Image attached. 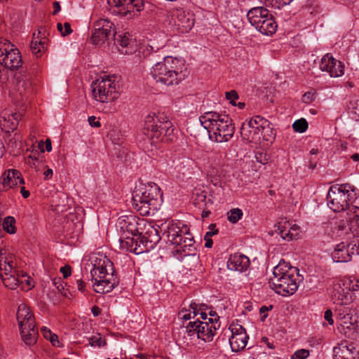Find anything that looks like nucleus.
Returning <instances> with one entry per match:
<instances>
[{
	"instance_id": "obj_1",
	"label": "nucleus",
	"mask_w": 359,
	"mask_h": 359,
	"mask_svg": "<svg viewBox=\"0 0 359 359\" xmlns=\"http://www.w3.org/2000/svg\"><path fill=\"white\" fill-rule=\"evenodd\" d=\"M187 74L184 62L172 56L165 57L151 69V75L156 83L165 86L178 85Z\"/></svg>"
},
{
	"instance_id": "obj_2",
	"label": "nucleus",
	"mask_w": 359,
	"mask_h": 359,
	"mask_svg": "<svg viewBox=\"0 0 359 359\" xmlns=\"http://www.w3.org/2000/svg\"><path fill=\"white\" fill-rule=\"evenodd\" d=\"M163 193L155 183L135 187L132 197L133 208L142 216L154 215L163 203Z\"/></svg>"
},
{
	"instance_id": "obj_3",
	"label": "nucleus",
	"mask_w": 359,
	"mask_h": 359,
	"mask_svg": "<svg viewBox=\"0 0 359 359\" xmlns=\"http://www.w3.org/2000/svg\"><path fill=\"white\" fill-rule=\"evenodd\" d=\"M203 127L207 130L209 138L223 143L229 141L234 134V126L229 115L216 111H207L199 117Z\"/></svg>"
},
{
	"instance_id": "obj_4",
	"label": "nucleus",
	"mask_w": 359,
	"mask_h": 359,
	"mask_svg": "<svg viewBox=\"0 0 359 359\" xmlns=\"http://www.w3.org/2000/svg\"><path fill=\"white\" fill-rule=\"evenodd\" d=\"M93 269L91 275L95 280L94 290L104 294L111 292L118 284V279L114 275L113 263L102 254H96L91 257Z\"/></svg>"
},
{
	"instance_id": "obj_5",
	"label": "nucleus",
	"mask_w": 359,
	"mask_h": 359,
	"mask_svg": "<svg viewBox=\"0 0 359 359\" xmlns=\"http://www.w3.org/2000/svg\"><path fill=\"white\" fill-rule=\"evenodd\" d=\"M174 129L168 118L161 112L148 114L144 119L142 132L151 144H157L170 140Z\"/></svg>"
},
{
	"instance_id": "obj_6",
	"label": "nucleus",
	"mask_w": 359,
	"mask_h": 359,
	"mask_svg": "<svg viewBox=\"0 0 359 359\" xmlns=\"http://www.w3.org/2000/svg\"><path fill=\"white\" fill-rule=\"evenodd\" d=\"M295 272V268L285 261L280 262L273 268V277L269 281L270 287L282 296L293 294L298 288Z\"/></svg>"
},
{
	"instance_id": "obj_7",
	"label": "nucleus",
	"mask_w": 359,
	"mask_h": 359,
	"mask_svg": "<svg viewBox=\"0 0 359 359\" xmlns=\"http://www.w3.org/2000/svg\"><path fill=\"white\" fill-rule=\"evenodd\" d=\"M93 97L102 103L111 102L120 96L119 85L115 76H107L97 79L92 83Z\"/></svg>"
},
{
	"instance_id": "obj_8",
	"label": "nucleus",
	"mask_w": 359,
	"mask_h": 359,
	"mask_svg": "<svg viewBox=\"0 0 359 359\" xmlns=\"http://www.w3.org/2000/svg\"><path fill=\"white\" fill-rule=\"evenodd\" d=\"M15 257L7 248L0 250V271L4 285L11 290L23 284L18 271L15 270Z\"/></svg>"
},
{
	"instance_id": "obj_9",
	"label": "nucleus",
	"mask_w": 359,
	"mask_h": 359,
	"mask_svg": "<svg viewBox=\"0 0 359 359\" xmlns=\"http://www.w3.org/2000/svg\"><path fill=\"white\" fill-rule=\"evenodd\" d=\"M334 317L339 330L344 334H355L359 330L358 317L355 309L350 305H339L334 309Z\"/></svg>"
},
{
	"instance_id": "obj_10",
	"label": "nucleus",
	"mask_w": 359,
	"mask_h": 359,
	"mask_svg": "<svg viewBox=\"0 0 359 359\" xmlns=\"http://www.w3.org/2000/svg\"><path fill=\"white\" fill-rule=\"evenodd\" d=\"M351 187L348 184L332 186L327 193V205L334 212H341L348 208Z\"/></svg>"
},
{
	"instance_id": "obj_11",
	"label": "nucleus",
	"mask_w": 359,
	"mask_h": 359,
	"mask_svg": "<svg viewBox=\"0 0 359 359\" xmlns=\"http://www.w3.org/2000/svg\"><path fill=\"white\" fill-rule=\"evenodd\" d=\"M0 64L11 70L18 69L22 64L20 50L4 38H0Z\"/></svg>"
},
{
	"instance_id": "obj_12",
	"label": "nucleus",
	"mask_w": 359,
	"mask_h": 359,
	"mask_svg": "<svg viewBox=\"0 0 359 359\" xmlns=\"http://www.w3.org/2000/svg\"><path fill=\"white\" fill-rule=\"evenodd\" d=\"M111 12L129 20L138 15L143 9L142 0H107Z\"/></svg>"
},
{
	"instance_id": "obj_13",
	"label": "nucleus",
	"mask_w": 359,
	"mask_h": 359,
	"mask_svg": "<svg viewBox=\"0 0 359 359\" xmlns=\"http://www.w3.org/2000/svg\"><path fill=\"white\" fill-rule=\"evenodd\" d=\"M115 27L108 19H100L94 23L91 41L93 44L101 46L115 37Z\"/></svg>"
},
{
	"instance_id": "obj_14",
	"label": "nucleus",
	"mask_w": 359,
	"mask_h": 359,
	"mask_svg": "<svg viewBox=\"0 0 359 359\" xmlns=\"http://www.w3.org/2000/svg\"><path fill=\"white\" fill-rule=\"evenodd\" d=\"M21 337H35L39 334L35 327V318L29 307L25 304L18 306L17 312Z\"/></svg>"
},
{
	"instance_id": "obj_15",
	"label": "nucleus",
	"mask_w": 359,
	"mask_h": 359,
	"mask_svg": "<svg viewBox=\"0 0 359 359\" xmlns=\"http://www.w3.org/2000/svg\"><path fill=\"white\" fill-rule=\"evenodd\" d=\"M348 278L335 281L333 284L332 299L336 306H348L353 301V292L350 291Z\"/></svg>"
},
{
	"instance_id": "obj_16",
	"label": "nucleus",
	"mask_w": 359,
	"mask_h": 359,
	"mask_svg": "<svg viewBox=\"0 0 359 359\" xmlns=\"http://www.w3.org/2000/svg\"><path fill=\"white\" fill-rule=\"evenodd\" d=\"M170 23L181 32H189L194 25V14L181 8L175 9L172 12Z\"/></svg>"
},
{
	"instance_id": "obj_17",
	"label": "nucleus",
	"mask_w": 359,
	"mask_h": 359,
	"mask_svg": "<svg viewBox=\"0 0 359 359\" xmlns=\"http://www.w3.org/2000/svg\"><path fill=\"white\" fill-rule=\"evenodd\" d=\"M143 223V219L132 215L121 216L118 220V225L123 233V237L126 238H129L130 236L141 234L140 226Z\"/></svg>"
},
{
	"instance_id": "obj_18",
	"label": "nucleus",
	"mask_w": 359,
	"mask_h": 359,
	"mask_svg": "<svg viewBox=\"0 0 359 359\" xmlns=\"http://www.w3.org/2000/svg\"><path fill=\"white\" fill-rule=\"evenodd\" d=\"M160 240L161 236L158 229L154 226H150L142 237L137 238L135 241L134 252L139 255L144 251H147L149 248H153Z\"/></svg>"
},
{
	"instance_id": "obj_19",
	"label": "nucleus",
	"mask_w": 359,
	"mask_h": 359,
	"mask_svg": "<svg viewBox=\"0 0 359 359\" xmlns=\"http://www.w3.org/2000/svg\"><path fill=\"white\" fill-rule=\"evenodd\" d=\"M320 69L322 72H327L331 77H339L344 73L342 62L334 58L330 54H326L322 57Z\"/></svg>"
},
{
	"instance_id": "obj_20",
	"label": "nucleus",
	"mask_w": 359,
	"mask_h": 359,
	"mask_svg": "<svg viewBox=\"0 0 359 359\" xmlns=\"http://www.w3.org/2000/svg\"><path fill=\"white\" fill-rule=\"evenodd\" d=\"M334 359H356L359 355L358 346L354 342L343 340L333 349Z\"/></svg>"
},
{
	"instance_id": "obj_21",
	"label": "nucleus",
	"mask_w": 359,
	"mask_h": 359,
	"mask_svg": "<svg viewBox=\"0 0 359 359\" xmlns=\"http://www.w3.org/2000/svg\"><path fill=\"white\" fill-rule=\"evenodd\" d=\"M174 245L173 252L182 255V257L187 256H195L196 248L194 245V238L186 229V233L182 236V240L179 243H172Z\"/></svg>"
},
{
	"instance_id": "obj_22",
	"label": "nucleus",
	"mask_w": 359,
	"mask_h": 359,
	"mask_svg": "<svg viewBox=\"0 0 359 359\" xmlns=\"http://www.w3.org/2000/svg\"><path fill=\"white\" fill-rule=\"evenodd\" d=\"M276 231L283 240L287 241L298 238L300 234V227L298 225L284 219L278 222Z\"/></svg>"
},
{
	"instance_id": "obj_23",
	"label": "nucleus",
	"mask_w": 359,
	"mask_h": 359,
	"mask_svg": "<svg viewBox=\"0 0 359 359\" xmlns=\"http://www.w3.org/2000/svg\"><path fill=\"white\" fill-rule=\"evenodd\" d=\"M187 226L180 222H170L166 229H164V234L166 235L168 242L172 243H179L182 240V236L186 233Z\"/></svg>"
},
{
	"instance_id": "obj_24",
	"label": "nucleus",
	"mask_w": 359,
	"mask_h": 359,
	"mask_svg": "<svg viewBox=\"0 0 359 359\" xmlns=\"http://www.w3.org/2000/svg\"><path fill=\"white\" fill-rule=\"evenodd\" d=\"M20 115L8 109L4 110L0 115V127L6 133L13 131L18 126Z\"/></svg>"
},
{
	"instance_id": "obj_25",
	"label": "nucleus",
	"mask_w": 359,
	"mask_h": 359,
	"mask_svg": "<svg viewBox=\"0 0 359 359\" xmlns=\"http://www.w3.org/2000/svg\"><path fill=\"white\" fill-rule=\"evenodd\" d=\"M114 39L118 50L122 54H131L136 49L135 40L128 32L118 34Z\"/></svg>"
},
{
	"instance_id": "obj_26",
	"label": "nucleus",
	"mask_w": 359,
	"mask_h": 359,
	"mask_svg": "<svg viewBox=\"0 0 359 359\" xmlns=\"http://www.w3.org/2000/svg\"><path fill=\"white\" fill-rule=\"evenodd\" d=\"M351 245H347L342 242L336 245L334 251L332 252V258L335 262H348L351 261L354 255L353 245L350 248Z\"/></svg>"
},
{
	"instance_id": "obj_27",
	"label": "nucleus",
	"mask_w": 359,
	"mask_h": 359,
	"mask_svg": "<svg viewBox=\"0 0 359 359\" xmlns=\"http://www.w3.org/2000/svg\"><path fill=\"white\" fill-rule=\"evenodd\" d=\"M1 180L4 189H11L25 183L21 173L14 169L5 171L1 177Z\"/></svg>"
},
{
	"instance_id": "obj_28",
	"label": "nucleus",
	"mask_w": 359,
	"mask_h": 359,
	"mask_svg": "<svg viewBox=\"0 0 359 359\" xmlns=\"http://www.w3.org/2000/svg\"><path fill=\"white\" fill-rule=\"evenodd\" d=\"M241 135L243 140L250 142H257L259 141L261 137H262L259 129H257L255 126L250 124V121L243 123L241 128Z\"/></svg>"
},
{
	"instance_id": "obj_29",
	"label": "nucleus",
	"mask_w": 359,
	"mask_h": 359,
	"mask_svg": "<svg viewBox=\"0 0 359 359\" xmlns=\"http://www.w3.org/2000/svg\"><path fill=\"white\" fill-rule=\"evenodd\" d=\"M249 121H250V124L255 126L257 129H259L264 140H269V137L273 135L271 123L267 119L260 116H255Z\"/></svg>"
},
{
	"instance_id": "obj_30",
	"label": "nucleus",
	"mask_w": 359,
	"mask_h": 359,
	"mask_svg": "<svg viewBox=\"0 0 359 359\" xmlns=\"http://www.w3.org/2000/svg\"><path fill=\"white\" fill-rule=\"evenodd\" d=\"M269 14L270 12L265 7L257 6L251 8L248 11L247 18L250 24L256 28Z\"/></svg>"
},
{
	"instance_id": "obj_31",
	"label": "nucleus",
	"mask_w": 359,
	"mask_h": 359,
	"mask_svg": "<svg viewBox=\"0 0 359 359\" xmlns=\"http://www.w3.org/2000/svg\"><path fill=\"white\" fill-rule=\"evenodd\" d=\"M249 265V259L247 256L241 254L231 255L227 262V267L229 270L243 271Z\"/></svg>"
},
{
	"instance_id": "obj_32",
	"label": "nucleus",
	"mask_w": 359,
	"mask_h": 359,
	"mask_svg": "<svg viewBox=\"0 0 359 359\" xmlns=\"http://www.w3.org/2000/svg\"><path fill=\"white\" fill-rule=\"evenodd\" d=\"M277 27L278 25L275 18L270 13L256 29L263 34L271 36L276 32Z\"/></svg>"
},
{
	"instance_id": "obj_33",
	"label": "nucleus",
	"mask_w": 359,
	"mask_h": 359,
	"mask_svg": "<svg viewBox=\"0 0 359 359\" xmlns=\"http://www.w3.org/2000/svg\"><path fill=\"white\" fill-rule=\"evenodd\" d=\"M194 168V160L185 156L180 158L175 163V169H177L179 172H181L183 175L191 172Z\"/></svg>"
},
{
	"instance_id": "obj_34",
	"label": "nucleus",
	"mask_w": 359,
	"mask_h": 359,
	"mask_svg": "<svg viewBox=\"0 0 359 359\" xmlns=\"http://www.w3.org/2000/svg\"><path fill=\"white\" fill-rule=\"evenodd\" d=\"M207 324L202 323L200 320L189 322L186 327V332L190 337H200L201 334H205V330H208Z\"/></svg>"
},
{
	"instance_id": "obj_35",
	"label": "nucleus",
	"mask_w": 359,
	"mask_h": 359,
	"mask_svg": "<svg viewBox=\"0 0 359 359\" xmlns=\"http://www.w3.org/2000/svg\"><path fill=\"white\" fill-rule=\"evenodd\" d=\"M46 41V38L40 39L39 36H35V34H34L31 43V49L32 53L37 57L41 56V53L46 50L47 48Z\"/></svg>"
},
{
	"instance_id": "obj_36",
	"label": "nucleus",
	"mask_w": 359,
	"mask_h": 359,
	"mask_svg": "<svg viewBox=\"0 0 359 359\" xmlns=\"http://www.w3.org/2000/svg\"><path fill=\"white\" fill-rule=\"evenodd\" d=\"M248 339V338H228L231 351L236 353L243 350L247 346Z\"/></svg>"
},
{
	"instance_id": "obj_37",
	"label": "nucleus",
	"mask_w": 359,
	"mask_h": 359,
	"mask_svg": "<svg viewBox=\"0 0 359 359\" xmlns=\"http://www.w3.org/2000/svg\"><path fill=\"white\" fill-rule=\"evenodd\" d=\"M208 325V330H205L204 335L207 337H214L217 334L216 330L219 327V317L212 318H209L208 322H202Z\"/></svg>"
},
{
	"instance_id": "obj_38",
	"label": "nucleus",
	"mask_w": 359,
	"mask_h": 359,
	"mask_svg": "<svg viewBox=\"0 0 359 359\" xmlns=\"http://www.w3.org/2000/svg\"><path fill=\"white\" fill-rule=\"evenodd\" d=\"M192 198L195 205L203 208L206 205L207 195L204 191L199 189H195Z\"/></svg>"
},
{
	"instance_id": "obj_39",
	"label": "nucleus",
	"mask_w": 359,
	"mask_h": 359,
	"mask_svg": "<svg viewBox=\"0 0 359 359\" xmlns=\"http://www.w3.org/2000/svg\"><path fill=\"white\" fill-rule=\"evenodd\" d=\"M25 163L36 172L41 171V170L44 167L43 162L32 155H29L25 158Z\"/></svg>"
},
{
	"instance_id": "obj_40",
	"label": "nucleus",
	"mask_w": 359,
	"mask_h": 359,
	"mask_svg": "<svg viewBox=\"0 0 359 359\" xmlns=\"http://www.w3.org/2000/svg\"><path fill=\"white\" fill-rule=\"evenodd\" d=\"M15 219L12 216H8L5 217L3 222V228L8 233L13 234L16 231L15 226Z\"/></svg>"
},
{
	"instance_id": "obj_41",
	"label": "nucleus",
	"mask_w": 359,
	"mask_h": 359,
	"mask_svg": "<svg viewBox=\"0 0 359 359\" xmlns=\"http://www.w3.org/2000/svg\"><path fill=\"white\" fill-rule=\"evenodd\" d=\"M229 330L231 332V337H234L236 335H243L245 334V337H248L246 334L245 329L238 323H232L229 327Z\"/></svg>"
},
{
	"instance_id": "obj_42",
	"label": "nucleus",
	"mask_w": 359,
	"mask_h": 359,
	"mask_svg": "<svg viewBox=\"0 0 359 359\" xmlns=\"http://www.w3.org/2000/svg\"><path fill=\"white\" fill-rule=\"evenodd\" d=\"M292 128L295 132L302 133L305 132L308 128V123L304 118H300L294 122Z\"/></svg>"
},
{
	"instance_id": "obj_43",
	"label": "nucleus",
	"mask_w": 359,
	"mask_h": 359,
	"mask_svg": "<svg viewBox=\"0 0 359 359\" xmlns=\"http://www.w3.org/2000/svg\"><path fill=\"white\" fill-rule=\"evenodd\" d=\"M243 216V212L239 208H234L228 212V219L232 223H236Z\"/></svg>"
},
{
	"instance_id": "obj_44",
	"label": "nucleus",
	"mask_w": 359,
	"mask_h": 359,
	"mask_svg": "<svg viewBox=\"0 0 359 359\" xmlns=\"http://www.w3.org/2000/svg\"><path fill=\"white\" fill-rule=\"evenodd\" d=\"M177 317L179 320H184L186 321L194 318L193 313H191V309L189 306L182 307V309L178 313Z\"/></svg>"
},
{
	"instance_id": "obj_45",
	"label": "nucleus",
	"mask_w": 359,
	"mask_h": 359,
	"mask_svg": "<svg viewBox=\"0 0 359 359\" xmlns=\"http://www.w3.org/2000/svg\"><path fill=\"white\" fill-rule=\"evenodd\" d=\"M255 158L257 163H259L262 165L268 163L270 158L269 155L264 151H256Z\"/></svg>"
},
{
	"instance_id": "obj_46",
	"label": "nucleus",
	"mask_w": 359,
	"mask_h": 359,
	"mask_svg": "<svg viewBox=\"0 0 359 359\" xmlns=\"http://www.w3.org/2000/svg\"><path fill=\"white\" fill-rule=\"evenodd\" d=\"M89 344L93 347H104L107 345L105 338H89Z\"/></svg>"
},
{
	"instance_id": "obj_47",
	"label": "nucleus",
	"mask_w": 359,
	"mask_h": 359,
	"mask_svg": "<svg viewBox=\"0 0 359 359\" xmlns=\"http://www.w3.org/2000/svg\"><path fill=\"white\" fill-rule=\"evenodd\" d=\"M57 27L62 36L68 35L72 32L70 25L68 22H65L64 27L61 23H57Z\"/></svg>"
},
{
	"instance_id": "obj_48",
	"label": "nucleus",
	"mask_w": 359,
	"mask_h": 359,
	"mask_svg": "<svg viewBox=\"0 0 359 359\" xmlns=\"http://www.w3.org/2000/svg\"><path fill=\"white\" fill-rule=\"evenodd\" d=\"M203 306L204 305H198L196 302H191L189 304V307L191 308L194 317L200 315L201 312H203Z\"/></svg>"
},
{
	"instance_id": "obj_49",
	"label": "nucleus",
	"mask_w": 359,
	"mask_h": 359,
	"mask_svg": "<svg viewBox=\"0 0 359 359\" xmlns=\"http://www.w3.org/2000/svg\"><path fill=\"white\" fill-rule=\"evenodd\" d=\"M309 355V351L306 349H300L294 352L292 359H306Z\"/></svg>"
},
{
	"instance_id": "obj_50",
	"label": "nucleus",
	"mask_w": 359,
	"mask_h": 359,
	"mask_svg": "<svg viewBox=\"0 0 359 359\" xmlns=\"http://www.w3.org/2000/svg\"><path fill=\"white\" fill-rule=\"evenodd\" d=\"M226 98L229 100V102L233 105H236V100L238 99V95L236 90H231L226 93Z\"/></svg>"
},
{
	"instance_id": "obj_51",
	"label": "nucleus",
	"mask_w": 359,
	"mask_h": 359,
	"mask_svg": "<svg viewBox=\"0 0 359 359\" xmlns=\"http://www.w3.org/2000/svg\"><path fill=\"white\" fill-rule=\"evenodd\" d=\"M315 100V93L309 91L304 94L302 101L304 103H311Z\"/></svg>"
},
{
	"instance_id": "obj_52",
	"label": "nucleus",
	"mask_w": 359,
	"mask_h": 359,
	"mask_svg": "<svg viewBox=\"0 0 359 359\" xmlns=\"http://www.w3.org/2000/svg\"><path fill=\"white\" fill-rule=\"evenodd\" d=\"M348 281L350 282V285L348 287H350V291L351 292L358 291L359 290V279L354 278L353 280H351L348 278Z\"/></svg>"
},
{
	"instance_id": "obj_53",
	"label": "nucleus",
	"mask_w": 359,
	"mask_h": 359,
	"mask_svg": "<svg viewBox=\"0 0 359 359\" xmlns=\"http://www.w3.org/2000/svg\"><path fill=\"white\" fill-rule=\"evenodd\" d=\"M332 311L330 310V309H327L325 311V314H324V318L325 320L327 321V323H329V325H333L334 323V320L332 318Z\"/></svg>"
},
{
	"instance_id": "obj_54",
	"label": "nucleus",
	"mask_w": 359,
	"mask_h": 359,
	"mask_svg": "<svg viewBox=\"0 0 359 359\" xmlns=\"http://www.w3.org/2000/svg\"><path fill=\"white\" fill-rule=\"evenodd\" d=\"M41 333L43 337H57L56 334L53 333L47 327H42L41 328Z\"/></svg>"
},
{
	"instance_id": "obj_55",
	"label": "nucleus",
	"mask_w": 359,
	"mask_h": 359,
	"mask_svg": "<svg viewBox=\"0 0 359 359\" xmlns=\"http://www.w3.org/2000/svg\"><path fill=\"white\" fill-rule=\"evenodd\" d=\"M60 272L65 278H68L71 276V267L69 265H66L60 268Z\"/></svg>"
},
{
	"instance_id": "obj_56",
	"label": "nucleus",
	"mask_w": 359,
	"mask_h": 359,
	"mask_svg": "<svg viewBox=\"0 0 359 359\" xmlns=\"http://www.w3.org/2000/svg\"><path fill=\"white\" fill-rule=\"evenodd\" d=\"M88 123L92 127L98 128L100 126V123L99 120L94 116H91L88 117Z\"/></svg>"
},
{
	"instance_id": "obj_57",
	"label": "nucleus",
	"mask_w": 359,
	"mask_h": 359,
	"mask_svg": "<svg viewBox=\"0 0 359 359\" xmlns=\"http://www.w3.org/2000/svg\"><path fill=\"white\" fill-rule=\"evenodd\" d=\"M215 228V224L210 225L209 229H210V231H208L205 233V236L206 238H211L213 235L217 234V232H218V230L217 229H215L214 230Z\"/></svg>"
},
{
	"instance_id": "obj_58",
	"label": "nucleus",
	"mask_w": 359,
	"mask_h": 359,
	"mask_svg": "<svg viewBox=\"0 0 359 359\" xmlns=\"http://www.w3.org/2000/svg\"><path fill=\"white\" fill-rule=\"evenodd\" d=\"M76 287H77L78 290H79L81 292H83L84 291V288L86 287V284H85V283L81 278L76 279Z\"/></svg>"
},
{
	"instance_id": "obj_59",
	"label": "nucleus",
	"mask_w": 359,
	"mask_h": 359,
	"mask_svg": "<svg viewBox=\"0 0 359 359\" xmlns=\"http://www.w3.org/2000/svg\"><path fill=\"white\" fill-rule=\"evenodd\" d=\"M23 342L27 346H32L36 343L37 338H22Z\"/></svg>"
},
{
	"instance_id": "obj_60",
	"label": "nucleus",
	"mask_w": 359,
	"mask_h": 359,
	"mask_svg": "<svg viewBox=\"0 0 359 359\" xmlns=\"http://www.w3.org/2000/svg\"><path fill=\"white\" fill-rule=\"evenodd\" d=\"M20 279L23 280V283L25 282L29 288L33 287L31 280H29V277L27 276V274L23 273L20 276Z\"/></svg>"
},
{
	"instance_id": "obj_61",
	"label": "nucleus",
	"mask_w": 359,
	"mask_h": 359,
	"mask_svg": "<svg viewBox=\"0 0 359 359\" xmlns=\"http://www.w3.org/2000/svg\"><path fill=\"white\" fill-rule=\"evenodd\" d=\"M269 310V309L265 306H263L260 308L259 311L262 316V320H264L266 316H268L267 311Z\"/></svg>"
},
{
	"instance_id": "obj_62",
	"label": "nucleus",
	"mask_w": 359,
	"mask_h": 359,
	"mask_svg": "<svg viewBox=\"0 0 359 359\" xmlns=\"http://www.w3.org/2000/svg\"><path fill=\"white\" fill-rule=\"evenodd\" d=\"M53 346L60 347L62 346V343L60 338H49Z\"/></svg>"
},
{
	"instance_id": "obj_63",
	"label": "nucleus",
	"mask_w": 359,
	"mask_h": 359,
	"mask_svg": "<svg viewBox=\"0 0 359 359\" xmlns=\"http://www.w3.org/2000/svg\"><path fill=\"white\" fill-rule=\"evenodd\" d=\"M204 240L205 241V247L208 248H212V246L213 245V241L211 239V238H206L205 236H204Z\"/></svg>"
},
{
	"instance_id": "obj_64",
	"label": "nucleus",
	"mask_w": 359,
	"mask_h": 359,
	"mask_svg": "<svg viewBox=\"0 0 359 359\" xmlns=\"http://www.w3.org/2000/svg\"><path fill=\"white\" fill-rule=\"evenodd\" d=\"M60 11V3L57 1H55L53 3V15H56Z\"/></svg>"
}]
</instances>
